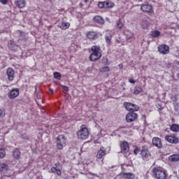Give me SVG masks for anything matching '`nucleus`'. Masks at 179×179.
I'll return each mask as SVG.
<instances>
[{
    "instance_id": "nucleus-1",
    "label": "nucleus",
    "mask_w": 179,
    "mask_h": 179,
    "mask_svg": "<svg viewBox=\"0 0 179 179\" xmlns=\"http://www.w3.org/2000/svg\"><path fill=\"white\" fill-rule=\"evenodd\" d=\"M92 53L89 57L90 61L92 62H96V61H99L100 58L102 57L101 54V48H100V45H93L91 48Z\"/></svg>"
},
{
    "instance_id": "nucleus-2",
    "label": "nucleus",
    "mask_w": 179,
    "mask_h": 179,
    "mask_svg": "<svg viewBox=\"0 0 179 179\" xmlns=\"http://www.w3.org/2000/svg\"><path fill=\"white\" fill-rule=\"evenodd\" d=\"M152 174L157 179H166L167 172L164 168L161 166L154 167L152 169Z\"/></svg>"
},
{
    "instance_id": "nucleus-3",
    "label": "nucleus",
    "mask_w": 179,
    "mask_h": 179,
    "mask_svg": "<svg viewBox=\"0 0 179 179\" xmlns=\"http://www.w3.org/2000/svg\"><path fill=\"white\" fill-rule=\"evenodd\" d=\"M140 156L141 157L142 160L144 162H149L150 157H152V154L149 150V147L148 145H143L140 151Z\"/></svg>"
},
{
    "instance_id": "nucleus-4",
    "label": "nucleus",
    "mask_w": 179,
    "mask_h": 179,
    "mask_svg": "<svg viewBox=\"0 0 179 179\" xmlns=\"http://www.w3.org/2000/svg\"><path fill=\"white\" fill-rule=\"evenodd\" d=\"M77 136L78 139H83V141L89 138V129L85 124L82 125L80 129L77 131Z\"/></svg>"
},
{
    "instance_id": "nucleus-5",
    "label": "nucleus",
    "mask_w": 179,
    "mask_h": 179,
    "mask_svg": "<svg viewBox=\"0 0 179 179\" xmlns=\"http://www.w3.org/2000/svg\"><path fill=\"white\" fill-rule=\"evenodd\" d=\"M56 142L57 149H59V150H62V149H64V146L66 145V137L64 136V134H60L57 137Z\"/></svg>"
},
{
    "instance_id": "nucleus-6",
    "label": "nucleus",
    "mask_w": 179,
    "mask_h": 179,
    "mask_svg": "<svg viewBox=\"0 0 179 179\" xmlns=\"http://www.w3.org/2000/svg\"><path fill=\"white\" fill-rule=\"evenodd\" d=\"M100 34L99 32L95 31H87L85 34V37L87 38V40H90V41H94V40H97L99 38Z\"/></svg>"
},
{
    "instance_id": "nucleus-7",
    "label": "nucleus",
    "mask_w": 179,
    "mask_h": 179,
    "mask_svg": "<svg viewBox=\"0 0 179 179\" xmlns=\"http://www.w3.org/2000/svg\"><path fill=\"white\" fill-rule=\"evenodd\" d=\"M114 3L110 0L99 2L98 3V6L100 8V9H110L111 8H114Z\"/></svg>"
},
{
    "instance_id": "nucleus-8",
    "label": "nucleus",
    "mask_w": 179,
    "mask_h": 179,
    "mask_svg": "<svg viewBox=\"0 0 179 179\" xmlns=\"http://www.w3.org/2000/svg\"><path fill=\"white\" fill-rule=\"evenodd\" d=\"M124 106L125 107L126 110L129 113L139 111V106L136 104L129 102H124Z\"/></svg>"
},
{
    "instance_id": "nucleus-9",
    "label": "nucleus",
    "mask_w": 179,
    "mask_h": 179,
    "mask_svg": "<svg viewBox=\"0 0 179 179\" xmlns=\"http://www.w3.org/2000/svg\"><path fill=\"white\" fill-rule=\"evenodd\" d=\"M140 9L142 12L148 13V15H150V13H154L155 12V10H153V6L149 3L141 4Z\"/></svg>"
},
{
    "instance_id": "nucleus-10",
    "label": "nucleus",
    "mask_w": 179,
    "mask_h": 179,
    "mask_svg": "<svg viewBox=\"0 0 179 179\" xmlns=\"http://www.w3.org/2000/svg\"><path fill=\"white\" fill-rule=\"evenodd\" d=\"M164 139L166 142H169V143H171L172 145H177L179 142V139L176 136V134L166 135L164 137Z\"/></svg>"
},
{
    "instance_id": "nucleus-11",
    "label": "nucleus",
    "mask_w": 179,
    "mask_h": 179,
    "mask_svg": "<svg viewBox=\"0 0 179 179\" xmlns=\"http://www.w3.org/2000/svg\"><path fill=\"white\" fill-rule=\"evenodd\" d=\"M120 149L121 152L124 153V155H127V153H129V144L128 141H123L120 143Z\"/></svg>"
},
{
    "instance_id": "nucleus-12",
    "label": "nucleus",
    "mask_w": 179,
    "mask_h": 179,
    "mask_svg": "<svg viewBox=\"0 0 179 179\" xmlns=\"http://www.w3.org/2000/svg\"><path fill=\"white\" fill-rule=\"evenodd\" d=\"M158 51L163 55H167L170 52V48L166 44H162L158 46Z\"/></svg>"
},
{
    "instance_id": "nucleus-13",
    "label": "nucleus",
    "mask_w": 179,
    "mask_h": 179,
    "mask_svg": "<svg viewBox=\"0 0 179 179\" xmlns=\"http://www.w3.org/2000/svg\"><path fill=\"white\" fill-rule=\"evenodd\" d=\"M138 120V114L135 112H129L126 115V121L127 122H133V121H136Z\"/></svg>"
},
{
    "instance_id": "nucleus-14",
    "label": "nucleus",
    "mask_w": 179,
    "mask_h": 179,
    "mask_svg": "<svg viewBox=\"0 0 179 179\" xmlns=\"http://www.w3.org/2000/svg\"><path fill=\"white\" fill-rule=\"evenodd\" d=\"M20 94L19 89L17 88H13L11 90L9 91L8 94V98L10 99V100H13L14 99H16L17 96Z\"/></svg>"
},
{
    "instance_id": "nucleus-15",
    "label": "nucleus",
    "mask_w": 179,
    "mask_h": 179,
    "mask_svg": "<svg viewBox=\"0 0 179 179\" xmlns=\"http://www.w3.org/2000/svg\"><path fill=\"white\" fill-rule=\"evenodd\" d=\"M8 47L11 51H19V48H20V47L12 40L8 41Z\"/></svg>"
},
{
    "instance_id": "nucleus-16",
    "label": "nucleus",
    "mask_w": 179,
    "mask_h": 179,
    "mask_svg": "<svg viewBox=\"0 0 179 179\" xmlns=\"http://www.w3.org/2000/svg\"><path fill=\"white\" fill-rule=\"evenodd\" d=\"M152 145L158 148V149H162L163 148V144L162 143V139L159 137H153L152 138Z\"/></svg>"
},
{
    "instance_id": "nucleus-17",
    "label": "nucleus",
    "mask_w": 179,
    "mask_h": 179,
    "mask_svg": "<svg viewBox=\"0 0 179 179\" xmlns=\"http://www.w3.org/2000/svg\"><path fill=\"white\" fill-rule=\"evenodd\" d=\"M6 75L8 76V80L12 82V80L15 79V70H13L12 68L7 69Z\"/></svg>"
},
{
    "instance_id": "nucleus-18",
    "label": "nucleus",
    "mask_w": 179,
    "mask_h": 179,
    "mask_svg": "<svg viewBox=\"0 0 179 179\" xmlns=\"http://www.w3.org/2000/svg\"><path fill=\"white\" fill-rule=\"evenodd\" d=\"M15 5L20 9H23L26 7V0H15Z\"/></svg>"
},
{
    "instance_id": "nucleus-19",
    "label": "nucleus",
    "mask_w": 179,
    "mask_h": 179,
    "mask_svg": "<svg viewBox=\"0 0 179 179\" xmlns=\"http://www.w3.org/2000/svg\"><path fill=\"white\" fill-rule=\"evenodd\" d=\"M105 40L108 45H111V40H113V34L111 33V31H106L105 35Z\"/></svg>"
},
{
    "instance_id": "nucleus-20",
    "label": "nucleus",
    "mask_w": 179,
    "mask_h": 179,
    "mask_svg": "<svg viewBox=\"0 0 179 179\" xmlns=\"http://www.w3.org/2000/svg\"><path fill=\"white\" fill-rule=\"evenodd\" d=\"M106 150L104 147H101L100 150L97 152L96 159H103L106 156Z\"/></svg>"
},
{
    "instance_id": "nucleus-21",
    "label": "nucleus",
    "mask_w": 179,
    "mask_h": 179,
    "mask_svg": "<svg viewBox=\"0 0 179 179\" xmlns=\"http://www.w3.org/2000/svg\"><path fill=\"white\" fill-rule=\"evenodd\" d=\"M22 155V152H20V150L19 148H15L13 150V157L16 160H19L20 159V156Z\"/></svg>"
},
{
    "instance_id": "nucleus-22",
    "label": "nucleus",
    "mask_w": 179,
    "mask_h": 179,
    "mask_svg": "<svg viewBox=\"0 0 179 179\" xmlns=\"http://www.w3.org/2000/svg\"><path fill=\"white\" fill-rule=\"evenodd\" d=\"M93 21L95 23H98V24H104L105 21L104 19L103 18V17L100 16V15H96L93 17Z\"/></svg>"
},
{
    "instance_id": "nucleus-23",
    "label": "nucleus",
    "mask_w": 179,
    "mask_h": 179,
    "mask_svg": "<svg viewBox=\"0 0 179 179\" xmlns=\"http://www.w3.org/2000/svg\"><path fill=\"white\" fill-rule=\"evenodd\" d=\"M59 27L62 30H67V29H69V27H71V23H69V22H62V24L59 26Z\"/></svg>"
},
{
    "instance_id": "nucleus-24",
    "label": "nucleus",
    "mask_w": 179,
    "mask_h": 179,
    "mask_svg": "<svg viewBox=\"0 0 179 179\" xmlns=\"http://www.w3.org/2000/svg\"><path fill=\"white\" fill-rule=\"evenodd\" d=\"M9 170V166L5 163H0V173L3 171H8Z\"/></svg>"
},
{
    "instance_id": "nucleus-25",
    "label": "nucleus",
    "mask_w": 179,
    "mask_h": 179,
    "mask_svg": "<svg viewBox=\"0 0 179 179\" xmlns=\"http://www.w3.org/2000/svg\"><path fill=\"white\" fill-rule=\"evenodd\" d=\"M170 130L172 132H179V124H172L170 126Z\"/></svg>"
},
{
    "instance_id": "nucleus-26",
    "label": "nucleus",
    "mask_w": 179,
    "mask_h": 179,
    "mask_svg": "<svg viewBox=\"0 0 179 179\" xmlns=\"http://www.w3.org/2000/svg\"><path fill=\"white\" fill-rule=\"evenodd\" d=\"M122 176L124 178H128V179L135 178V175L132 173H123Z\"/></svg>"
},
{
    "instance_id": "nucleus-27",
    "label": "nucleus",
    "mask_w": 179,
    "mask_h": 179,
    "mask_svg": "<svg viewBox=\"0 0 179 179\" xmlns=\"http://www.w3.org/2000/svg\"><path fill=\"white\" fill-rule=\"evenodd\" d=\"M18 33H20V40L22 41H27V36H26V34L23 31L18 30Z\"/></svg>"
},
{
    "instance_id": "nucleus-28",
    "label": "nucleus",
    "mask_w": 179,
    "mask_h": 179,
    "mask_svg": "<svg viewBox=\"0 0 179 179\" xmlns=\"http://www.w3.org/2000/svg\"><path fill=\"white\" fill-rule=\"evenodd\" d=\"M169 159L170 162H179V155L174 154L173 155H171Z\"/></svg>"
},
{
    "instance_id": "nucleus-29",
    "label": "nucleus",
    "mask_w": 179,
    "mask_h": 179,
    "mask_svg": "<svg viewBox=\"0 0 179 179\" xmlns=\"http://www.w3.org/2000/svg\"><path fill=\"white\" fill-rule=\"evenodd\" d=\"M52 173H56L57 176H62V172L61 171V169H57L55 166H52L51 168Z\"/></svg>"
},
{
    "instance_id": "nucleus-30",
    "label": "nucleus",
    "mask_w": 179,
    "mask_h": 179,
    "mask_svg": "<svg viewBox=\"0 0 179 179\" xmlns=\"http://www.w3.org/2000/svg\"><path fill=\"white\" fill-rule=\"evenodd\" d=\"M79 6L80 8H87V6H89V0H82Z\"/></svg>"
},
{
    "instance_id": "nucleus-31",
    "label": "nucleus",
    "mask_w": 179,
    "mask_h": 179,
    "mask_svg": "<svg viewBox=\"0 0 179 179\" xmlns=\"http://www.w3.org/2000/svg\"><path fill=\"white\" fill-rule=\"evenodd\" d=\"M141 26L142 29H148L149 26H150L149 21L143 20L141 23Z\"/></svg>"
},
{
    "instance_id": "nucleus-32",
    "label": "nucleus",
    "mask_w": 179,
    "mask_h": 179,
    "mask_svg": "<svg viewBox=\"0 0 179 179\" xmlns=\"http://www.w3.org/2000/svg\"><path fill=\"white\" fill-rule=\"evenodd\" d=\"M160 34L161 33L158 30L151 31V37H152V38H157V37H159Z\"/></svg>"
},
{
    "instance_id": "nucleus-33",
    "label": "nucleus",
    "mask_w": 179,
    "mask_h": 179,
    "mask_svg": "<svg viewBox=\"0 0 179 179\" xmlns=\"http://www.w3.org/2000/svg\"><path fill=\"white\" fill-rule=\"evenodd\" d=\"M53 76L55 79H57V80H61V78H62V76L59 72H55Z\"/></svg>"
},
{
    "instance_id": "nucleus-34",
    "label": "nucleus",
    "mask_w": 179,
    "mask_h": 179,
    "mask_svg": "<svg viewBox=\"0 0 179 179\" xmlns=\"http://www.w3.org/2000/svg\"><path fill=\"white\" fill-rule=\"evenodd\" d=\"M6 156V152H5V149L0 148V159H3Z\"/></svg>"
},
{
    "instance_id": "nucleus-35",
    "label": "nucleus",
    "mask_w": 179,
    "mask_h": 179,
    "mask_svg": "<svg viewBox=\"0 0 179 179\" xmlns=\"http://www.w3.org/2000/svg\"><path fill=\"white\" fill-rule=\"evenodd\" d=\"M116 26L117 29H122V27H124V24L121 22V20H118L116 22Z\"/></svg>"
},
{
    "instance_id": "nucleus-36",
    "label": "nucleus",
    "mask_w": 179,
    "mask_h": 179,
    "mask_svg": "<svg viewBox=\"0 0 179 179\" xmlns=\"http://www.w3.org/2000/svg\"><path fill=\"white\" fill-rule=\"evenodd\" d=\"M142 92V87H134V94H139Z\"/></svg>"
},
{
    "instance_id": "nucleus-37",
    "label": "nucleus",
    "mask_w": 179,
    "mask_h": 179,
    "mask_svg": "<svg viewBox=\"0 0 179 179\" xmlns=\"http://www.w3.org/2000/svg\"><path fill=\"white\" fill-rule=\"evenodd\" d=\"M99 72H110V67L103 66V67L99 69Z\"/></svg>"
},
{
    "instance_id": "nucleus-38",
    "label": "nucleus",
    "mask_w": 179,
    "mask_h": 179,
    "mask_svg": "<svg viewBox=\"0 0 179 179\" xmlns=\"http://www.w3.org/2000/svg\"><path fill=\"white\" fill-rule=\"evenodd\" d=\"M139 152H141V149H139V148H138V147H136L134 149V154L136 156V155H138Z\"/></svg>"
},
{
    "instance_id": "nucleus-39",
    "label": "nucleus",
    "mask_w": 179,
    "mask_h": 179,
    "mask_svg": "<svg viewBox=\"0 0 179 179\" xmlns=\"http://www.w3.org/2000/svg\"><path fill=\"white\" fill-rule=\"evenodd\" d=\"M0 117L3 118L5 117V109H0Z\"/></svg>"
},
{
    "instance_id": "nucleus-40",
    "label": "nucleus",
    "mask_w": 179,
    "mask_h": 179,
    "mask_svg": "<svg viewBox=\"0 0 179 179\" xmlns=\"http://www.w3.org/2000/svg\"><path fill=\"white\" fill-rule=\"evenodd\" d=\"M129 83L135 84L136 81H135V80H134V78H129Z\"/></svg>"
},
{
    "instance_id": "nucleus-41",
    "label": "nucleus",
    "mask_w": 179,
    "mask_h": 179,
    "mask_svg": "<svg viewBox=\"0 0 179 179\" xmlns=\"http://www.w3.org/2000/svg\"><path fill=\"white\" fill-rule=\"evenodd\" d=\"M0 2L3 5H7L8 4V0H0Z\"/></svg>"
},
{
    "instance_id": "nucleus-42",
    "label": "nucleus",
    "mask_w": 179,
    "mask_h": 179,
    "mask_svg": "<svg viewBox=\"0 0 179 179\" xmlns=\"http://www.w3.org/2000/svg\"><path fill=\"white\" fill-rule=\"evenodd\" d=\"M157 108H158V110H163V107L160 104H157Z\"/></svg>"
},
{
    "instance_id": "nucleus-43",
    "label": "nucleus",
    "mask_w": 179,
    "mask_h": 179,
    "mask_svg": "<svg viewBox=\"0 0 179 179\" xmlns=\"http://www.w3.org/2000/svg\"><path fill=\"white\" fill-rule=\"evenodd\" d=\"M64 90H65L66 92H69V87H66V86H64L63 87Z\"/></svg>"
},
{
    "instance_id": "nucleus-44",
    "label": "nucleus",
    "mask_w": 179,
    "mask_h": 179,
    "mask_svg": "<svg viewBox=\"0 0 179 179\" xmlns=\"http://www.w3.org/2000/svg\"><path fill=\"white\" fill-rule=\"evenodd\" d=\"M118 66H119L120 69H122V68H124V65H122V64H120L118 65Z\"/></svg>"
},
{
    "instance_id": "nucleus-45",
    "label": "nucleus",
    "mask_w": 179,
    "mask_h": 179,
    "mask_svg": "<svg viewBox=\"0 0 179 179\" xmlns=\"http://www.w3.org/2000/svg\"><path fill=\"white\" fill-rule=\"evenodd\" d=\"M103 61H106V62H108V59H103Z\"/></svg>"
},
{
    "instance_id": "nucleus-46",
    "label": "nucleus",
    "mask_w": 179,
    "mask_h": 179,
    "mask_svg": "<svg viewBox=\"0 0 179 179\" xmlns=\"http://www.w3.org/2000/svg\"><path fill=\"white\" fill-rule=\"evenodd\" d=\"M50 92L54 93V90L52 89L49 90Z\"/></svg>"
},
{
    "instance_id": "nucleus-47",
    "label": "nucleus",
    "mask_w": 179,
    "mask_h": 179,
    "mask_svg": "<svg viewBox=\"0 0 179 179\" xmlns=\"http://www.w3.org/2000/svg\"><path fill=\"white\" fill-rule=\"evenodd\" d=\"M24 139H29V137L27 136H25L24 137H23Z\"/></svg>"
},
{
    "instance_id": "nucleus-48",
    "label": "nucleus",
    "mask_w": 179,
    "mask_h": 179,
    "mask_svg": "<svg viewBox=\"0 0 179 179\" xmlns=\"http://www.w3.org/2000/svg\"><path fill=\"white\" fill-rule=\"evenodd\" d=\"M177 78H178V79H179V73L177 74Z\"/></svg>"
},
{
    "instance_id": "nucleus-49",
    "label": "nucleus",
    "mask_w": 179,
    "mask_h": 179,
    "mask_svg": "<svg viewBox=\"0 0 179 179\" xmlns=\"http://www.w3.org/2000/svg\"><path fill=\"white\" fill-rule=\"evenodd\" d=\"M175 120L174 118H172V122H174Z\"/></svg>"
},
{
    "instance_id": "nucleus-50",
    "label": "nucleus",
    "mask_w": 179,
    "mask_h": 179,
    "mask_svg": "<svg viewBox=\"0 0 179 179\" xmlns=\"http://www.w3.org/2000/svg\"><path fill=\"white\" fill-rule=\"evenodd\" d=\"M140 2H142L143 0H138Z\"/></svg>"
},
{
    "instance_id": "nucleus-51",
    "label": "nucleus",
    "mask_w": 179,
    "mask_h": 179,
    "mask_svg": "<svg viewBox=\"0 0 179 179\" xmlns=\"http://www.w3.org/2000/svg\"><path fill=\"white\" fill-rule=\"evenodd\" d=\"M0 61H1V56H0Z\"/></svg>"
}]
</instances>
